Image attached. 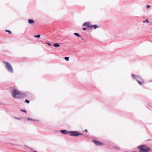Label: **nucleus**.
I'll return each mask as SVG.
<instances>
[{"mask_svg":"<svg viewBox=\"0 0 152 152\" xmlns=\"http://www.w3.org/2000/svg\"><path fill=\"white\" fill-rule=\"evenodd\" d=\"M25 102H26V103L28 104H29L30 102V101H29L28 100V99H26L25 100Z\"/></svg>","mask_w":152,"mask_h":152,"instance_id":"f3484780","label":"nucleus"},{"mask_svg":"<svg viewBox=\"0 0 152 152\" xmlns=\"http://www.w3.org/2000/svg\"><path fill=\"white\" fill-rule=\"evenodd\" d=\"M131 75L132 78L137 81L139 85H141L144 83V80L140 76L133 74H132Z\"/></svg>","mask_w":152,"mask_h":152,"instance_id":"20e7f679","label":"nucleus"},{"mask_svg":"<svg viewBox=\"0 0 152 152\" xmlns=\"http://www.w3.org/2000/svg\"><path fill=\"white\" fill-rule=\"evenodd\" d=\"M86 26L88 27L89 29H90L91 25L89 22H86L82 25L83 26Z\"/></svg>","mask_w":152,"mask_h":152,"instance_id":"0eeeda50","label":"nucleus"},{"mask_svg":"<svg viewBox=\"0 0 152 152\" xmlns=\"http://www.w3.org/2000/svg\"><path fill=\"white\" fill-rule=\"evenodd\" d=\"M74 34L76 36L79 37L80 38H81V36L78 33H75Z\"/></svg>","mask_w":152,"mask_h":152,"instance_id":"f8f14e48","label":"nucleus"},{"mask_svg":"<svg viewBox=\"0 0 152 152\" xmlns=\"http://www.w3.org/2000/svg\"><path fill=\"white\" fill-rule=\"evenodd\" d=\"M20 110L22 112H24V113H27V111L26 110H23V109H21Z\"/></svg>","mask_w":152,"mask_h":152,"instance_id":"2eb2a0df","label":"nucleus"},{"mask_svg":"<svg viewBox=\"0 0 152 152\" xmlns=\"http://www.w3.org/2000/svg\"><path fill=\"white\" fill-rule=\"evenodd\" d=\"M49 46H50L51 45V44L49 42H48L46 43Z\"/></svg>","mask_w":152,"mask_h":152,"instance_id":"412c9836","label":"nucleus"},{"mask_svg":"<svg viewBox=\"0 0 152 152\" xmlns=\"http://www.w3.org/2000/svg\"><path fill=\"white\" fill-rule=\"evenodd\" d=\"M12 94L13 98L18 99L24 98L26 96L25 94L21 93L16 89L12 90Z\"/></svg>","mask_w":152,"mask_h":152,"instance_id":"f257e3e1","label":"nucleus"},{"mask_svg":"<svg viewBox=\"0 0 152 152\" xmlns=\"http://www.w3.org/2000/svg\"><path fill=\"white\" fill-rule=\"evenodd\" d=\"M5 31L6 32H8V33L10 34H12L11 31H10L8 30H5Z\"/></svg>","mask_w":152,"mask_h":152,"instance_id":"dca6fc26","label":"nucleus"},{"mask_svg":"<svg viewBox=\"0 0 152 152\" xmlns=\"http://www.w3.org/2000/svg\"><path fill=\"white\" fill-rule=\"evenodd\" d=\"M15 118L16 119L18 120H20L21 119V118H18V117H15Z\"/></svg>","mask_w":152,"mask_h":152,"instance_id":"aec40b11","label":"nucleus"},{"mask_svg":"<svg viewBox=\"0 0 152 152\" xmlns=\"http://www.w3.org/2000/svg\"><path fill=\"white\" fill-rule=\"evenodd\" d=\"M99 27V26L97 25H91L90 29H91L92 28H94L95 29Z\"/></svg>","mask_w":152,"mask_h":152,"instance_id":"6e6552de","label":"nucleus"},{"mask_svg":"<svg viewBox=\"0 0 152 152\" xmlns=\"http://www.w3.org/2000/svg\"><path fill=\"white\" fill-rule=\"evenodd\" d=\"M114 148L115 149H116L118 150H119L120 149V148L119 147H116V146H114Z\"/></svg>","mask_w":152,"mask_h":152,"instance_id":"6ab92c4d","label":"nucleus"},{"mask_svg":"<svg viewBox=\"0 0 152 152\" xmlns=\"http://www.w3.org/2000/svg\"><path fill=\"white\" fill-rule=\"evenodd\" d=\"M64 59L65 60L68 61L69 60V57H64Z\"/></svg>","mask_w":152,"mask_h":152,"instance_id":"4468645a","label":"nucleus"},{"mask_svg":"<svg viewBox=\"0 0 152 152\" xmlns=\"http://www.w3.org/2000/svg\"><path fill=\"white\" fill-rule=\"evenodd\" d=\"M92 142L96 145L98 146H102L104 144L103 143L97 140L96 139L92 140Z\"/></svg>","mask_w":152,"mask_h":152,"instance_id":"423d86ee","label":"nucleus"},{"mask_svg":"<svg viewBox=\"0 0 152 152\" xmlns=\"http://www.w3.org/2000/svg\"><path fill=\"white\" fill-rule=\"evenodd\" d=\"M27 120L28 121H39V120H36V119H31L29 118H27Z\"/></svg>","mask_w":152,"mask_h":152,"instance_id":"9b49d317","label":"nucleus"},{"mask_svg":"<svg viewBox=\"0 0 152 152\" xmlns=\"http://www.w3.org/2000/svg\"><path fill=\"white\" fill-rule=\"evenodd\" d=\"M150 7V6L149 5H147L146 6V8H148Z\"/></svg>","mask_w":152,"mask_h":152,"instance_id":"4be33fe9","label":"nucleus"},{"mask_svg":"<svg viewBox=\"0 0 152 152\" xmlns=\"http://www.w3.org/2000/svg\"><path fill=\"white\" fill-rule=\"evenodd\" d=\"M28 21L29 24H32L34 23V20L32 19H28Z\"/></svg>","mask_w":152,"mask_h":152,"instance_id":"1a4fd4ad","label":"nucleus"},{"mask_svg":"<svg viewBox=\"0 0 152 152\" xmlns=\"http://www.w3.org/2000/svg\"><path fill=\"white\" fill-rule=\"evenodd\" d=\"M30 150H31V151H34V150L33 149H32V148H30Z\"/></svg>","mask_w":152,"mask_h":152,"instance_id":"393cba45","label":"nucleus"},{"mask_svg":"<svg viewBox=\"0 0 152 152\" xmlns=\"http://www.w3.org/2000/svg\"><path fill=\"white\" fill-rule=\"evenodd\" d=\"M34 36L35 37L39 38V37H40L41 35L40 34H38L37 35H35Z\"/></svg>","mask_w":152,"mask_h":152,"instance_id":"ddd939ff","label":"nucleus"},{"mask_svg":"<svg viewBox=\"0 0 152 152\" xmlns=\"http://www.w3.org/2000/svg\"><path fill=\"white\" fill-rule=\"evenodd\" d=\"M86 30V28H82V30L83 31Z\"/></svg>","mask_w":152,"mask_h":152,"instance_id":"5701e85b","label":"nucleus"},{"mask_svg":"<svg viewBox=\"0 0 152 152\" xmlns=\"http://www.w3.org/2000/svg\"><path fill=\"white\" fill-rule=\"evenodd\" d=\"M143 22L144 23H149V21L148 19H146L145 20L143 21Z\"/></svg>","mask_w":152,"mask_h":152,"instance_id":"a211bd4d","label":"nucleus"},{"mask_svg":"<svg viewBox=\"0 0 152 152\" xmlns=\"http://www.w3.org/2000/svg\"><path fill=\"white\" fill-rule=\"evenodd\" d=\"M60 132L64 134L69 133L71 136L75 137H77L83 134L82 133H80L79 132L77 131H68L67 130L65 129L60 130Z\"/></svg>","mask_w":152,"mask_h":152,"instance_id":"f03ea898","label":"nucleus"},{"mask_svg":"<svg viewBox=\"0 0 152 152\" xmlns=\"http://www.w3.org/2000/svg\"><path fill=\"white\" fill-rule=\"evenodd\" d=\"M83 40H84V39L82 38V37H81V38Z\"/></svg>","mask_w":152,"mask_h":152,"instance_id":"bb28decb","label":"nucleus"},{"mask_svg":"<svg viewBox=\"0 0 152 152\" xmlns=\"http://www.w3.org/2000/svg\"><path fill=\"white\" fill-rule=\"evenodd\" d=\"M88 130L86 129L85 130L84 132H86V133H87L88 132Z\"/></svg>","mask_w":152,"mask_h":152,"instance_id":"b1692460","label":"nucleus"},{"mask_svg":"<svg viewBox=\"0 0 152 152\" xmlns=\"http://www.w3.org/2000/svg\"><path fill=\"white\" fill-rule=\"evenodd\" d=\"M53 46L55 48H57L60 46V45L58 43H54Z\"/></svg>","mask_w":152,"mask_h":152,"instance_id":"9d476101","label":"nucleus"},{"mask_svg":"<svg viewBox=\"0 0 152 152\" xmlns=\"http://www.w3.org/2000/svg\"><path fill=\"white\" fill-rule=\"evenodd\" d=\"M3 63L5 65L6 68L11 73L13 72V69L11 65L9 63L7 62L4 61Z\"/></svg>","mask_w":152,"mask_h":152,"instance_id":"39448f33","label":"nucleus"},{"mask_svg":"<svg viewBox=\"0 0 152 152\" xmlns=\"http://www.w3.org/2000/svg\"><path fill=\"white\" fill-rule=\"evenodd\" d=\"M139 149L138 152H149L151 150V148L146 145L142 144L137 147Z\"/></svg>","mask_w":152,"mask_h":152,"instance_id":"7ed1b4c3","label":"nucleus"},{"mask_svg":"<svg viewBox=\"0 0 152 152\" xmlns=\"http://www.w3.org/2000/svg\"><path fill=\"white\" fill-rule=\"evenodd\" d=\"M33 152H37V151H34Z\"/></svg>","mask_w":152,"mask_h":152,"instance_id":"a878e982","label":"nucleus"}]
</instances>
